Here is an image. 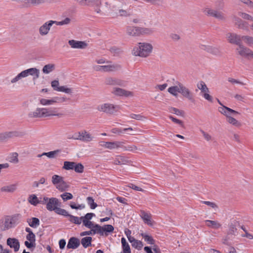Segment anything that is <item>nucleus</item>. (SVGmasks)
<instances>
[{"label": "nucleus", "instance_id": "1", "mask_svg": "<svg viewBox=\"0 0 253 253\" xmlns=\"http://www.w3.org/2000/svg\"><path fill=\"white\" fill-rule=\"evenodd\" d=\"M168 92L173 95L177 96L178 93H180L183 97L187 99L192 103L195 102V99L193 93L189 88L184 85L182 84L177 82L176 85L169 87L168 89Z\"/></svg>", "mask_w": 253, "mask_h": 253}, {"label": "nucleus", "instance_id": "3", "mask_svg": "<svg viewBox=\"0 0 253 253\" xmlns=\"http://www.w3.org/2000/svg\"><path fill=\"white\" fill-rule=\"evenodd\" d=\"M28 115L30 118L50 116H57L58 118H61L64 116V114L62 113H57L55 108H37L35 111L29 112Z\"/></svg>", "mask_w": 253, "mask_h": 253}, {"label": "nucleus", "instance_id": "7", "mask_svg": "<svg viewBox=\"0 0 253 253\" xmlns=\"http://www.w3.org/2000/svg\"><path fill=\"white\" fill-rule=\"evenodd\" d=\"M218 111L223 115H225L227 118V122L232 125L236 126H241V124L235 118L231 117V114H238L239 112L226 106L220 107L218 108Z\"/></svg>", "mask_w": 253, "mask_h": 253}, {"label": "nucleus", "instance_id": "26", "mask_svg": "<svg viewBox=\"0 0 253 253\" xmlns=\"http://www.w3.org/2000/svg\"><path fill=\"white\" fill-rule=\"evenodd\" d=\"M131 161L129 160L126 157L123 156H118L115 159L114 164L115 165H122L129 164L131 163Z\"/></svg>", "mask_w": 253, "mask_h": 253}, {"label": "nucleus", "instance_id": "57", "mask_svg": "<svg viewBox=\"0 0 253 253\" xmlns=\"http://www.w3.org/2000/svg\"><path fill=\"white\" fill-rule=\"evenodd\" d=\"M61 197L64 201H66L67 200H71L73 197L71 193L67 192H65L63 194L61 195Z\"/></svg>", "mask_w": 253, "mask_h": 253}, {"label": "nucleus", "instance_id": "39", "mask_svg": "<svg viewBox=\"0 0 253 253\" xmlns=\"http://www.w3.org/2000/svg\"><path fill=\"white\" fill-rule=\"evenodd\" d=\"M205 222L208 226L214 229H218L221 226L218 222L214 220H207Z\"/></svg>", "mask_w": 253, "mask_h": 253}, {"label": "nucleus", "instance_id": "51", "mask_svg": "<svg viewBox=\"0 0 253 253\" xmlns=\"http://www.w3.org/2000/svg\"><path fill=\"white\" fill-rule=\"evenodd\" d=\"M18 154L17 153H12L10 157L9 162L14 164H17L19 162L18 158Z\"/></svg>", "mask_w": 253, "mask_h": 253}, {"label": "nucleus", "instance_id": "56", "mask_svg": "<svg viewBox=\"0 0 253 253\" xmlns=\"http://www.w3.org/2000/svg\"><path fill=\"white\" fill-rule=\"evenodd\" d=\"M105 6L107 9L111 11H115L117 10V7L116 5H111L108 1L105 2Z\"/></svg>", "mask_w": 253, "mask_h": 253}, {"label": "nucleus", "instance_id": "11", "mask_svg": "<svg viewBox=\"0 0 253 253\" xmlns=\"http://www.w3.org/2000/svg\"><path fill=\"white\" fill-rule=\"evenodd\" d=\"M111 93L118 97H128L133 96V93L132 91L118 87H113L111 90Z\"/></svg>", "mask_w": 253, "mask_h": 253}, {"label": "nucleus", "instance_id": "44", "mask_svg": "<svg viewBox=\"0 0 253 253\" xmlns=\"http://www.w3.org/2000/svg\"><path fill=\"white\" fill-rule=\"evenodd\" d=\"M238 15L244 19L251 21H253V17L247 13L240 11L238 13Z\"/></svg>", "mask_w": 253, "mask_h": 253}, {"label": "nucleus", "instance_id": "27", "mask_svg": "<svg viewBox=\"0 0 253 253\" xmlns=\"http://www.w3.org/2000/svg\"><path fill=\"white\" fill-rule=\"evenodd\" d=\"M108 149L110 150L122 149L123 147V141H113L108 142L107 146Z\"/></svg>", "mask_w": 253, "mask_h": 253}, {"label": "nucleus", "instance_id": "48", "mask_svg": "<svg viewBox=\"0 0 253 253\" xmlns=\"http://www.w3.org/2000/svg\"><path fill=\"white\" fill-rule=\"evenodd\" d=\"M243 40L249 46H253V37L249 36H243Z\"/></svg>", "mask_w": 253, "mask_h": 253}, {"label": "nucleus", "instance_id": "25", "mask_svg": "<svg viewBox=\"0 0 253 253\" xmlns=\"http://www.w3.org/2000/svg\"><path fill=\"white\" fill-rule=\"evenodd\" d=\"M61 152V150L60 149H56L48 152H43L42 154H39L38 157H41L43 156H45L49 159H55L58 157Z\"/></svg>", "mask_w": 253, "mask_h": 253}, {"label": "nucleus", "instance_id": "42", "mask_svg": "<svg viewBox=\"0 0 253 253\" xmlns=\"http://www.w3.org/2000/svg\"><path fill=\"white\" fill-rule=\"evenodd\" d=\"M63 177L58 175L54 174L52 177V182L54 185H58L62 182Z\"/></svg>", "mask_w": 253, "mask_h": 253}, {"label": "nucleus", "instance_id": "17", "mask_svg": "<svg viewBox=\"0 0 253 253\" xmlns=\"http://www.w3.org/2000/svg\"><path fill=\"white\" fill-rule=\"evenodd\" d=\"M242 37L243 36H241L235 33H228L227 35V39L229 42L238 46L242 43Z\"/></svg>", "mask_w": 253, "mask_h": 253}, {"label": "nucleus", "instance_id": "28", "mask_svg": "<svg viewBox=\"0 0 253 253\" xmlns=\"http://www.w3.org/2000/svg\"><path fill=\"white\" fill-rule=\"evenodd\" d=\"M140 216L145 223L149 225H152L153 223L151 220V216L150 214L145 212L144 211H141Z\"/></svg>", "mask_w": 253, "mask_h": 253}, {"label": "nucleus", "instance_id": "49", "mask_svg": "<svg viewBox=\"0 0 253 253\" xmlns=\"http://www.w3.org/2000/svg\"><path fill=\"white\" fill-rule=\"evenodd\" d=\"M68 187L69 185L64 181V180L62 182L56 186V188L61 191H65L68 188Z\"/></svg>", "mask_w": 253, "mask_h": 253}, {"label": "nucleus", "instance_id": "45", "mask_svg": "<svg viewBox=\"0 0 253 253\" xmlns=\"http://www.w3.org/2000/svg\"><path fill=\"white\" fill-rule=\"evenodd\" d=\"M132 129H133L132 127L126 128H124L123 129L119 128H113L112 129L111 132L113 133L121 134L127 130H132Z\"/></svg>", "mask_w": 253, "mask_h": 253}, {"label": "nucleus", "instance_id": "32", "mask_svg": "<svg viewBox=\"0 0 253 253\" xmlns=\"http://www.w3.org/2000/svg\"><path fill=\"white\" fill-rule=\"evenodd\" d=\"M121 243L122 245L123 253H131L129 245L124 237L121 239Z\"/></svg>", "mask_w": 253, "mask_h": 253}, {"label": "nucleus", "instance_id": "54", "mask_svg": "<svg viewBox=\"0 0 253 253\" xmlns=\"http://www.w3.org/2000/svg\"><path fill=\"white\" fill-rule=\"evenodd\" d=\"M131 245L133 248H134L135 249H136L138 250H140L143 246L142 242H141L140 241L137 240H136L134 242V243H133L131 244Z\"/></svg>", "mask_w": 253, "mask_h": 253}, {"label": "nucleus", "instance_id": "36", "mask_svg": "<svg viewBox=\"0 0 253 253\" xmlns=\"http://www.w3.org/2000/svg\"><path fill=\"white\" fill-rule=\"evenodd\" d=\"M139 31L140 36L144 35H150L152 34L154 32L153 28L140 27H139Z\"/></svg>", "mask_w": 253, "mask_h": 253}, {"label": "nucleus", "instance_id": "20", "mask_svg": "<svg viewBox=\"0 0 253 253\" xmlns=\"http://www.w3.org/2000/svg\"><path fill=\"white\" fill-rule=\"evenodd\" d=\"M18 186L17 182L5 185L0 188V191L2 193H13L17 190Z\"/></svg>", "mask_w": 253, "mask_h": 253}, {"label": "nucleus", "instance_id": "40", "mask_svg": "<svg viewBox=\"0 0 253 253\" xmlns=\"http://www.w3.org/2000/svg\"><path fill=\"white\" fill-rule=\"evenodd\" d=\"M197 87L204 93L206 92H209V89L203 81H200L197 84Z\"/></svg>", "mask_w": 253, "mask_h": 253}, {"label": "nucleus", "instance_id": "5", "mask_svg": "<svg viewBox=\"0 0 253 253\" xmlns=\"http://www.w3.org/2000/svg\"><path fill=\"white\" fill-rule=\"evenodd\" d=\"M91 230L87 231H84L80 233L81 236L86 235H94L99 234L100 236H108L109 233L112 232L114 229L112 225L107 224L101 226L98 224L95 226V228H90Z\"/></svg>", "mask_w": 253, "mask_h": 253}, {"label": "nucleus", "instance_id": "33", "mask_svg": "<svg viewBox=\"0 0 253 253\" xmlns=\"http://www.w3.org/2000/svg\"><path fill=\"white\" fill-rule=\"evenodd\" d=\"M55 69L54 64H48L43 66L42 71L43 73L48 74L53 71Z\"/></svg>", "mask_w": 253, "mask_h": 253}, {"label": "nucleus", "instance_id": "19", "mask_svg": "<svg viewBox=\"0 0 253 253\" xmlns=\"http://www.w3.org/2000/svg\"><path fill=\"white\" fill-rule=\"evenodd\" d=\"M68 43L72 48L77 49H85L88 45L85 42L76 41L74 40H69Z\"/></svg>", "mask_w": 253, "mask_h": 253}, {"label": "nucleus", "instance_id": "13", "mask_svg": "<svg viewBox=\"0 0 253 253\" xmlns=\"http://www.w3.org/2000/svg\"><path fill=\"white\" fill-rule=\"evenodd\" d=\"M59 83L57 80H54L51 82V85L53 89L60 92H63L67 94H71L73 93V89L71 88L67 87V86H59Z\"/></svg>", "mask_w": 253, "mask_h": 253}, {"label": "nucleus", "instance_id": "15", "mask_svg": "<svg viewBox=\"0 0 253 253\" xmlns=\"http://www.w3.org/2000/svg\"><path fill=\"white\" fill-rule=\"evenodd\" d=\"M54 23L55 22L53 20H49L44 23L39 28V32L40 35L42 36L47 35L50 30L51 27L53 24H55Z\"/></svg>", "mask_w": 253, "mask_h": 253}, {"label": "nucleus", "instance_id": "55", "mask_svg": "<svg viewBox=\"0 0 253 253\" xmlns=\"http://www.w3.org/2000/svg\"><path fill=\"white\" fill-rule=\"evenodd\" d=\"M87 204L91 209H94L97 207V204L94 202V200L91 197H88L86 199Z\"/></svg>", "mask_w": 253, "mask_h": 253}, {"label": "nucleus", "instance_id": "62", "mask_svg": "<svg viewBox=\"0 0 253 253\" xmlns=\"http://www.w3.org/2000/svg\"><path fill=\"white\" fill-rule=\"evenodd\" d=\"M238 1L244 3L249 7L253 8V2L251 0H238Z\"/></svg>", "mask_w": 253, "mask_h": 253}, {"label": "nucleus", "instance_id": "24", "mask_svg": "<svg viewBox=\"0 0 253 253\" xmlns=\"http://www.w3.org/2000/svg\"><path fill=\"white\" fill-rule=\"evenodd\" d=\"M7 244L11 248H13L15 252H17L20 248V244L16 238H9L7 240Z\"/></svg>", "mask_w": 253, "mask_h": 253}, {"label": "nucleus", "instance_id": "37", "mask_svg": "<svg viewBox=\"0 0 253 253\" xmlns=\"http://www.w3.org/2000/svg\"><path fill=\"white\" fill-rule=\"evenodd\" d=\"M92 238L91 237H85L82 239L80 243L84 248L91 246Z\"/></svg>", "mask_w": 253, "mask_h": 253}, {"label": "nucleus", "instance_id": "43", "mask_svg": "<svg viewBox=\"0 0 253 253\" xmlns=\"http://www.w3.org/2000/svg\"><path fill=\"white\" fill-rule=\"evenodd\" d=\"M75 163L73 162L65 161L64 162L63 169L66 170L74 169Z\"/></svg>", "mask_w": 253, "mask_h": 253}, {"label": "nucleus", "instance_id": "18", "mask_svg": "<svg viewBox=\"0 0 253 253\" xmlns=\"http://www.w3.org/2000/svg\"><path fill=\"white\" fill-rule=\"evenodd\" d=\"M236 51L238 55L242 57L247 58L250 57L252 50L241 43L236 48Z\"/></svg>", "mask_w": 253, "mask_h": 253}, {"label": "nucleus", "instance_id": "2", "mask_svg": "<svg viewBox=\"0 0 253 253\" xmlns=\"http://www.w3.org/2000/svg\"><path fill=\"white\" fill-rule=\"evenodd\" d=\"M22 217V215L20 213L4 216L0 220V230L6 231L14 228L20 223Z\"/></svg>", "mask_w": 253, "mask_h": 253}, {"label": "nucleus", "instance_id": "9", "mask_svg": "<svg viewBox=\"0 0 253 253\" xmlns=\"http://www.w3.org/2000/svg\"><path fill=\"white\" fill-rule=\"evenodd\" d=\"M120 109L118 105H114L111 103H103L98 105L97 107V110L106 114H114Z\"/></svg>", "mask_w": 253, "mask_h": 253}, {"label": "nucleus", "instance_id": "64", "mask_svg": "<svg viewBox=\"0 0 253 253\" xmlns=\"http://www.w3.org/2000/svg\"><path fill=\"white\" fill-rule=\"evenodd\" d=\"M170 112L177 115L181 116L183 114V111L176 108L171 107L169 110Z\"/></svg>", "mask_w": 253, "mask_h": 253}, {"label": "nucleus", "instance_id": "61", "mask_svg": "<svg viewBox=\"0 0 253 253\" xmlns=\"http://www.w3.org/2000/svg\"><path fill=\"white\" fill-rule=\"evenodd\" d=\"M70 207L73 209L82 210L85 208V205L84 204H81L77 206L74 202H72L70 204Z\"/></svg>", "mask_w": 253, "mask_h": 253}, {"label": "nucleus", "instance_id": "23", "mask_svg": "<svg viewBox=\"0 0 253 253\" xmlns=\"http://www.w3.org/2000/svg\"><path fill=\"white\" fill-rule=\"evenodd\" d=\"M80 245V241L79 239L76 237H71L69 240L67 245V248L76 249L79 247Z\"/></svg>", "mask_w": 253, "mask_h": 253}, {"label": "nucleus", "instance_id": "50", "mask_svg": "<svg viewBox=\"0 0 253 253\" xmlns=\"http://www.w3.org/2000/svg\"><path fill=\"white\" fill-rule=\"evenodd\" d=\"M24 77L23 76V73L20 72L17 76H16L14 78L12 79L10 81V83L12 84H15L18 82L20 80H21L22 78H24Z\"/></svg>", "mask_w": 253, "mask_h": 253}, {"label": "nucleus", "instance_id": "29", "mask_svg": "<svg viewBox=\"0 0 253 253\" xmlns=\"http://www.w3.org/2000/svg\"><path fill=\"white\" fill-rule=\"evenodd\" d=\"M27 222L30 227L34 228H37L40 224V220L37 217L27 218Z\"/></svg>", "mask_w": 253, "mask_h": 253}, {"label": "nucleus", "instance_id": "34", "mask_svg": "<svg viewBox=\"0 0 253 253\" xmlns=\"http://www.w3.org/2000/svg\"><path fill=\"white\" fill-rule=\"evenodd\" d=\"M101 4V0H89L88 5H93L95 6V11L99 13L101 12L100 6Z\"/></svg>", "mask_w": 253, "mask_h": 253}, {"label": "nucleus", "instance_id": "14", "mask_svg": "<svg viewBox=\"0 0 253 253\" xmlns=\"http://www.w3.org/2000/svg\"><path fill=\"white\" fill-rule=\"evenodd\" d=\"M105 84L110 85H118L120 86H125L126 85V81L113 77H108L105 80Z\"/></svg>", "mask_w": 253, "mask_h": 253}, {"label": "nucleus", "instance_id": "8", "mask_svg": "<svg viewBox=\"0 0 253 253\" xmlns=\"http://www.w3.org/2000/svg\"><path fill=\"white\" fill-rule=\"evenodd\" d=\"M69 138L88 142L93 141L94 137L86 130H82L77 132L73 135L72 137H69Z\"/></svg>", "mask_w": 253, "mask_h": 253}, {"label": "nucleus", "instance_id": "38", "mask_svg": "<svg viewBox=\"0 0 253 253\" xmlns=\"http://www.w3.org/2000/svg\"><path fill=\"white\" fill-rule=\"evenodd\" d=\"M209 53L217 56H221L222 55V52L220 49L216 46H211Z\"/></svg>", "mask_w": 253, "mask_h": 253}, {"label": "nucleus", "instance_id": "46", "mask_svg": "<svg viewBox=\"0 0 253 253\" xmlns=\"http://www.w3.org/2000/svg\"><path fill=\"white\" fill-rule=\"evenodd\" d=\"M28 201L31 205L34 206H36L39 204V200L35 195H32L30 196Z\"/></svg>", "mask_w": 253, "mask_h": 253}, {"label": "nucleus", "instance_id": "53", "mask_svg": "<svg viewBox=\"0 0 253 253\" xmlns=\"http://www.w3.org/2000/svg\"><path fill=\"white\" fill-rule=\"evenodd\" d=\"M84 166L82 164H76L75 163V167L74 169L76 172L82 173L84 171Z\"/></svg>", "mask_w": 253, "mask_h": 253}, {"label": "nucleus", "instance_id": "12", "mask_svg": "<svg viewBox=\"0 0 253 253\" xmlns=\"http://www.w3.org/2000/svg\"><path fill=\"white\" fill-rule=\"evenodd\" d=\"M23 135L22 132L17 131H5L0 133V142L6 141L7 140L17 137H21Z\"/></svg>", "mask_w": 253, "mask_h": 253}, {"label": "nucleus", "instance_id": "31", "mask_svg": "<svg viewBox=\"0 0 253 253\" xmlns=\"http://www.w3.org/2000/svg\"><path fill=\"white\" fill-rule=\"evenodd\" d=\"M66 215H63L65 216H68L69 217V221L73 223L76 224H80L82 223V217H79L78 216H75L74 215H72L71 214H70L67 212V213L65 214Z\"/></svg>", "mask_w": 253, "mask_h": 253}, {"label": "nucleus", "instance_id": "16", "mask_svg": "<svg viewBox=\"0 0 253 253\" xmlns=\"http://www.w3.org/2000/svg\"><path fill=\"white\" fill-rule=\"evenodd\" d=\"M121 66L118 64H111L109 61H106V64L102 65V72H111L118 71L121 69Z\"/></svg>", "mask_w": 253, "mask_h": 253}, {"label": "nucleus", "instance_id": "22", "mask_svg": "<svg viewBox=\"0 0 253 253\" xmlns=\"http://www.w3.org/2000/svg\"><path fill=\"white\" fill-rule=\"evenodd\" d=\"M126 31L128 36L133 37L140 36L139 27L133 26H127Z\"/></svg>", "mask_w": 253, "mask_h": 253}, {"label": "nucleus", "instance_id": "21", "mask_svg": "<svg viewBox=\"0 0 253 253\" xmlns=\"http://www.w3.org/2000/svg\"><path fill=\"white\" fill-rule=\"evenodd\" d=\"M24 78L29 75L34 76V79H38L40 76V71L36 68H31L22 71Z\"/></svg>", "mask_w": 253, "mask_h": 253}, {"label": "nucleus", "instance_id": "41", "mask_svg": "<svg viewBox=\"0 0 253 253\" xmlns=\"http://www.w3.org/2000/svg\"><path fill=\"white\" fill-rule=\"evenodd\" d=\"M125 142L123 141V147H122V149L123 151H129L131 152H134L138 149L136 146L134 145H128L127 146H125Z\"/></svg>", "mask_w": 253, "mask_h": 253}, {"label": "nucleus", "instance_id": "35", "mask_svg": "<svg viewBox=\"0 0 253 253\" xmlns=\"http://www.w3.org/2000/svg\"><path fill=\"white\" fill-rule=\"evenodd\" d=\"M40 103L41 105L43 106L53 105L56 103L55 97H52V98L49 99L45 98H41L40 99Z\"/></svg>", "mask_w": 253, "mask_h": 253}, {"label": "nucleus", "instance_id": "30", "mask_svg": "<svg viewBox=\"0 0 253 253\" xmlns=\"http://www.w3.org/2000/svg\"><path fill=\"white\" fill-rule=\"evenodd\" d=\"M233 21L235 25L240 29H245L247 27V23L236 16L233 17Z\"/></svg>", "mask_w": 253, "mask_h": 253}, {"label": "nucleus", "instance_id": "6", "mask_svg": "<svg viewBox=\"0 0 253 253\" xmlns=\"http://www.w3.org/2000/svg\"><path fill=\"white\" fill-rule=\"evenodd\" d=\"M60 203L58 199L56 198H49L46 208L49 211H54L55 212L59 215H66L67 211L63 209L60 208Z\"/></svg>", "mask_w": 253, "mask_h": 253}, {"label": "nucleus", "instance_id": "10", "mask_svg": "<svg viewBox=\"0 0 253 253\" xmlns=\"http://www.w3.org/2000/svg\"><path fill=\"white\" fill-rule=\"evenodd\" d=\"M204 12L206 15L214 17L218 20L225 21L226 20L225 14L221 11L207 7L204 9Z\"/></svg>", "mask_w": 253, "mask_h": 253}, {"label": "nucleus", "instance_id": "4", "mask_svg": "<svg viewBox=\"0 0 253 253\" xmlns=\"http://www.w3.org/2000/svg\"><path fill=\"white\" fill-rule=\"evenodd\" d=\"M153 48L152 45L150 43L139 42L133 47L132 54L136 56L145 58L151 54Z\"/></svg>", "mask_w": 253, "mask_h": 253}, {"label": "nucleus", "instance_id": "60", "mask_svg": "<svg viewBox=\"0 0 253 253\" xmlns=\"http://www.w3.org/2000/svg\"><path fill=\"white\" fill-rule=\"evenodd\" d=\"M55 103H62L67 101L69 99H68L66 96H62V97H55Z\"/></svg>", "mask_w": 253, "mask_h": 253}, {"label": "nucleus", "instance_id": "59", "mask_svg": "<svg viewBox=\"0 0 253 253\" xmlns=\"http://www.w3.org/2000/svg\"><path fill=\"white\" fill-rule=\"evenodd\" d=\"M71 21V19L69 18H66L64 20L61 21H54L57 25H67L70 23Z\"/></svg>", "mask_w": 253, "mask_h": 253}, {"label": "nucleus", "instance_id": "52", "mask_svg": "<svg viewBox=\"0 0 253 253\" xmlns=\"http://www.w3.org/2000/svg\"><path fill=\"white\" fill-rule=\"evenodd\" d=\"M23 2L38 5L44 3L47 0H22Z\"/></svg>", "mask_w": 253, "mask_h": 253}, {"label": "nucleus", "instance_id": "58", "mask_svg": "<svg viewBox=\"0 0 253 253\" xmlns=\"http://www.w3.org/2000/svg\"><path fill=\"white\" fill-rule=\"evenodd\" d=\"M83 224L88 228H95V226L96 225L92 222L87 220H83Z\"/></svg>", "mask_w": 253, "mask_h": 253}, {"label": "nucleus", "instance_id": "47", "mask_svg": "<svg viewBox=\"0 0 253 253\" xmlns=\"http://www.w3.org/2000/svg\"><path fill=\"white\" fill-rule=\"evenodd\" d=\"M141 236L144 238V240L147 242L148 244L153 245L154 244V240L153 238L145 233H141Z\"/></svg>", "mask_w": 253, "mask_h": 253}, {"label": "nucleus", "instance_id": "63", "mask_svg": "<svg viewBox=\"0 0 253 253\" xmlns=\"http://www.w3.org/2000/svg\"><path fill=\"white\" fill-rule=\"evenodd\" d=\"M26 239L28 241L31 242L35 243L36 242V236L34 233L28 234L26 236Z\"/></svg>", "mask_w": 253, "mask_h": 253}]
</instances>
